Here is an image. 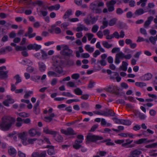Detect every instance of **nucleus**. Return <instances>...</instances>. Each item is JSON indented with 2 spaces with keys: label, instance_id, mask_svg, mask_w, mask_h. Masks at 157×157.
I'll return each instance as SVG.
<instances>
[{
  "label": "nucleus",
  "instance_id": "nucleus-13",
  "mask_svg": "<svg viewBox=\"0 0 157 157\" xmlns=\"http://www.w3.org/2000/svg\"><path fill=\"white\" fill-rule=\"evenodd\" d=\"M8 152L10 155L14 156L17 154L16 150L13 147H8Z\"/></svg>",
  "mask_w": 157,
  "mask_h": 157
},
{
  "label": "nucleus",
  "instance_id": "nucleus-16",
  "mask_svg": "<svg viewBox=\"0 0 157 157\" xmlns=\"http://www.w3.org/2000/svg\"><path fill=\"white\" fill-rule=\"evenodd\" d=\"M147 140V138H141L137 140L134 141V143L137 144H141L143 143L146 144V141Z\"/></svg>",
  "mask_w": 157,
  "mask_h": 157
},
{
  "label": "nucleus",
  "instance_id": "nucleus-6",
  "mask_svg": "<svg viewBox=\"0 0 157 157\" xmlns=\"http://www.w3.org/2000/svg\"><path fill=\"white\" fill-rule=\"evenodd\" d=\"M17 135L18 138L21 140L23 144L24 145H26L27 144V143L26 142L27 139V134L24 132L18 133Z\"/></svg>",
  "mask_w": 157,
  "mask_h": 157
},
{
  "label": "nucleus",
  "instance_id": "nucleus-9",
  "mask_svg": "<svg viewBox=\"0 0 157 157\" xmlns=\"http://www.w3.org/2000/svg\"><path fill=\"white\" fill-rule=\"evenodd\" d=\"M41 48L40 45H38L36 44H29L27 46V48L29 50L32 49L35 50L36 51L39 50Z\"/></svg>",
  "mask_w": 157,
  "mask_h": 157
},
{
  "label": "nucleus",
  "instance_id": "nucleus-52",
  "mask_svg": "<svg viewBox=\"0 0 157 157\" xmlns=\"http://www.w3.org/2000/svg\"><path fill=\"white\" fill-rule=\"evenodd\" d=\"M124 12V11L121 8H118L116 10V13L118 15H121Z\"/></svg>",
  "mask_w": 157,
  "mask_h": 157
},
{
  "label": "nucleus",
  "instance_id": "nucleus-2",
  "mask_svg": "<svg viewBox=\"0 0 157 157\" xmlns=\"http://www.w3.org/2000/svg\"><path fill=\"white\" fill-rule=\"evenodd\" d=\"M104 6V3L98 0H96L91 3L90 6V9L93 12L96 13H100L101 12V10L98 7Z\"/></svg>",
  "mask_w": 157,
  "mask_h": 157
},
{
  "label": "nucleus",
  "instance_id": "nucleus-12",
  "mask_svg": "<svg viewBox=\"0 0 157 157\" xmlns=\"http://www.w3.org/2000/svg\"><path fill=\"white\" fill-rule=\"evenodd\" d=\"M145 13L144 10L142 8L138 9L135 12L133 17H135L136 16H140Z\"/></svg>",
  "mask_w": 157,
  "mask_h": 157
},
{
  "label": "nucleus",
  "instance_id": "nucleus-34",
  "mask_svg": "<svg viewBox=\"0 0 157 157\" xmlns=\"http://www.w3.org/2000/svg\"><path fill=\"white\" fill-rule=\"evenodd\" d=\"M135 85L138 87L142 88L144 86H146V84L144 82H136L135 83Z\"/></svg>",
  "mask_w": 157,
  "mask_h": 157
},
{
  "label": "nucleus",
  "instance_id": "nucleus-40",
  "mask_svg": "<svg viewBox=\"0 0 157 157\" xmlns=\"http://www.w3.org/2000/svg\"><path fill=\"white\" fill-rule=\"evenodd\" d=\"M98 26L97 25H95L93 26L92 31L94 33H96L98 31Z\"/></svg>",
  "mask_w": 157,
  "mask_h": 157
},
{
  "label": "nucleus",
  "instance_id": "nucleus-20",
  "mask_svg": "<svg viewBox=\"0 0 157 157\" xmlns=\"http://www.w3.org/2000/svg\"><path fill=\"white\" fill-rule=\"evenodd\" d=\"M55 135V139L56 141L59 142H62L63 141V138L61 135H57V134Z\"/></svg>",
  "mask_w": 157,
  "mask_h": 157
},
{
  "label": "nucleus",
  "instance_id": "nucleus-51",
  "mask_svg": "<svg viewBox=\"0 0 157 157\" xmlns=\"http://www.w3.org/2000/svg\"><path fill=\"white\" fill-rule=\"evenodd\" d=\"M26 71L29 73H32L34 71V68L31 66L28 67L26 69Z\"/></svg>",
  "mask_w": 157,
  "mask_h": 157
},
{
  "label": "nucleus",
  "instance_id": "nucleus-10",
  "mask_svg": "<svg viewBox=\"0 0 157 157\" xmlns=\"http://www.w3.org/2000/svg\"><path fill=\"white\" fill-rule=\"evenodd\" d=\"M43 132L46 134H51L52 135H56L57 133L56 131L49 129L47 127L44 128Z\"/></svg>",
  "mask_w": 157,
  "mask_h": 157
},
{
  "label": "nucleus",
  "instance_id": "nucleus-21",
  "mask_svg": "<svg viewBox=\"0 0 157 157\" xmlns=\"http://www.w3.org/2000/svg\"><path fill=\"white\" fill-rule=\"evenodd\" d=\"M72 14V10L71 9L67 10L63 17L64 19L68 18Z\"/></svg>",
  "mask_w": 157,
  "mask_h": 157
},
{
  "label": "nucleus",
  "instance_id": "nucleus-38",
  "mask_svg": "<svg viewBox=\"0 0 157 157\" xmlns=\"http://www.w3.org/2000/svg\"><path fill=\"white\" fill-rule=\"evenodd\" d=\"M33 91H29L28 92H26L24 96V98H25L27 99L29 98V97H30L31 95H33Z\"/></svg>",
  "mask_w": 157,
  "mask_h": 157
},
{
  "label": "nucleus",
  "instance_id": "nucleus-42",
  "mask_svg": "<svg viewBox=\"0 0 157 157\" xmlns=\"http://www.w3.org/2000/svg\"><path fill=\"white\" fill-rule=\"evenodd\" d=\"M81 107L85 109H88L89 107V105L88 103L83 102L81 104Z\"/></svg>",
  "mask_w": 157,
  "mask_h": 157
},
{
  "label": "nucleus",
  "instance_id": "nucleus-62",
  "mask_svg": "<svg viewBox=\"0 0 157 157\" xmlns=\"http://www.w3.org/2000/svg\"><path fill=\"white\" fill-rule=\"evenodd\" d=\"M73 147L75 149H78L82 147V146L81 145L79 144H75L73 145Z\"/></svg>",
  "mask_w": 157,
  "mask_h": 157
},
{
  "label": "nucleus",
  "instance_id": "nucleus-11",
  "mask_svg": "<svg viewBox=\"0 0 157 157\" xmlns=\"http://www.w3.org/2000/svg\"><path fill=\"white\" fill-rule=\"evenodd\" d=\"M47 147L49 148L48 150V153L49 155H52L55 154L56 153L54 149V146L48 145L47 146Z\"/></svg>",
  "mask_w": 157,
  "mask_h": 157
},
{
  "label": "nucleus",
  "instance_id": "nucleus-24",
  "mask_svg": "<svg viewBox=\"0 0 157 157\" xmlns=\"http://www.w3.org/2000/svg\"><path fill=\"white\" fill-rule=\"evenodd\" d=\"M40 79V77L39 75L32 76L31 77V79L36 82H38L39 81Z\"/></svg>",
  "mask_w": 157,
  "mask_h": 157
},
{
  "label": "nucleus",
  "instance_id": "nucleus-15",
  "mask_svg": "<svg viewBox=\"0 0 157 157\" xmlns=\"http://www.w3.org/2000/svg\"><path fill=\"white\" fill-rule=\"evenodd\" d=\"M153 17L152 16H150L148 17L147 20L145 22L144 26L145 28L148 27V26L150 24L151 22L153 20Z\"/></svg>",
  "mask_w": 157,
  "mask_h": 157
},
{
  "label": "nucleus",
  "instance_id": "nucleus-49",
  "mask_svg": "<svg viewBox=\"0 0 157 157\" xmlns=\"http://www.w3.org/2000/svg\"><path fill=\"white\" fill-rule=\"evenodd\" d=\"M98 124H95L92 127L90 130V131L91 132H94L95 130L98 128Z\"/></svg>",
  "mask_w": 157,
  "mask_h": 157
},
{
  "label": "nucleus",
  "instance_id": "nucleus-59",
  "mask_svg": "<svg viewBox=\"0 0 157 157\" xmlns=\"http://www.w3.org/2000/svg\"><path fill=\"white\" fill-rule=\"evenodd\" d=\"M113 37H115V38L118 39L120 38L118 32L117 31L114 32L113 34H112Z\"/></svg>",
  "mask_w": 157,
  "mask_h": 157
},
{
  "label": "nucleus",
  "instance_id": "nucleus-30",
  "mask_svg": "<svg viewBox=\"0 0 157 157\" xmlns=\"http://www.w3.org/2000/svg\"><path fill=\"white\" fill-rule=\"evenodd\" d=\"M152 77V75L150 73H147L144 76V79L145 80H149Z\"/></svg>",
  "mask_w": 157,
  "mask_h": 157
},
{
  "label": "nucleus",
  "instance_id": "nucleus-47",
  "mask_svg": "<svg viewBox=\"0 0 157 157\" xmlns=\"http://www.w3.org/2000/svg\"><path fill=\"white\" fill-rule=\"evenodd\" d=\"M41 53L42 54V57L43 59H45L47 58V53L43 50H41Z\"/></svg>",
  "mask_w": 157,
  "mask_h": 157
},
{
  "label": "nucleus",
  "instance_id": "nucleus-48",
  "mask_svg": "<svg viewBox=\"0 0 157 157\" xmlns=\"http://www.w3.org/2000/svg\"><path fill=\"white\" fill-rule=\"evenodd\" d=\"M39 12H40L42 15L44 17L46 16L48 14V12L47 11H43L42 9H41Z\"/></svg>",
  "mask_w": 157,
  "mask_h": 157
},
{
  "label": "nucleus",
  "instance_id": "nucleus-53",
  "mask_svg": "<svg viewBox=\"0 0 157 157\" xmlns=\"http://www.w3.org/2000/svg\"><path fill=\"white\" fill-rule=\"evenodd\" d=\"M106 19V18H103V20L102 21V23L103 25L107 27L108 26L109 23L107 21L105 20Z\"/></svg>",
  "mask_w": 157,
  "mask_h": 157
},
{
  "label": "nucleus",
  "instance_id": "nucleus-14",
  "mask_svg": "<svg viewBox=\"0 0 157 157\" xmlns=\"http://www.w3.org/2000/svg\"><path fill=\"white\" fill-rule=\"evenodd\" d=\"M38 65L39 70L41 72H43L45 71L46 66L44 63L41 62H39L38 63Z\"/></svg>",
  "mask_w": 157,
  "mask_h": 157
},
{
  "label": "nucleus",
  "instance_id": "nucleus-33",
  "mask_svg": "<svg viewBox=\"0 0 157 157\" xmlns=\"http://www.w3.org/2000/svg\"><path fill=\"white\" fill-rule=\"evenodd\" d=\"M74 92L77 95H80L82 94V92L79 88L75 89Z\"/></svg>",
  "mask_w": 157,
  "mask_h": 157
},
{
  "label": "nucleus",
  "instance_id": "nucleus-50",
  "mask_svg": "<svg viewBox=\"0 0 157 157\" xmlns=\"http://www.w3.org/2000/svg\"><path fill=\"white\" fill-rule=\"evenodd\" d=\"M116 3V1L114 0H111L109 1L107 3V5H108L111 6H113V5L115 4Z\"/></svg>",
  "mask_w": 157,
  "mask_h": 157
},
{
  "label": "nucleus",
  "instance_id": "nucleus-61",
  "mask_svg": "<svg viewBox=\"0 0 157 157\" xmlns=\"http://www.w3.org/2000/svg\"><path fill=\"white\" fill-rule=\"evenodd\" d=\"M89 96V95L87 94H83L81 97V98L83 100H86L88 99Z\"/></svg>",
  "mask_w": 157,
  "mask_h": 157
},
{
  "label": "nucleus",
  "instance_id": "nucleus-18",
  "mask_svg": "<svg viewBox=\"0 0 157 157\" xmlns=\"http://www.w3.org/2000/svg\"><path fill=\"white\" fill-rule=\"evenodd\" d=\"M60 7V5L59 4H56L54 6H52L49 7L48 9L50 11H52L53 10H58Z\"/></svg>",
  "mask_w": 157,
  "mask_h": 157
},
{
  "label": "nucleus",
  "instance_id": "nucleus-22",
  "mask_svg": "<svg viewBox=\"0 0 157 157\" xmlns=\"http://www.w3.org/2000/svg\"><path fill=\"white\" fill-rule=\"evenodd\" d=\"M128 65V64L127 63L123 61L122 62V65L120 66V68L122 70L126 71L127 69V66Z\"/></svg>",
  "mask_w": 157,
  "mask_h": 157
},
{
  "label": "nucleus",
  "instance_id": "nucleus-63",
  "mask_svg": "<svg viewBox=\"0 0 157 157\" xmlns=\"http://www.w3.org/2000/svg\"><path fill=\"white\" fill-rule=\"evenodd\" d=\"M90 55L88 53H82L81 54V57L82 58H87L90 57Z\"/></svg>",
  "mask_w": 157,
  "mask_h": 157
},
{
  "label": "nucleus",
  "instance_id": "nucleus-29",
  "mask_svg": "<svg viewBox=\"0 0 157 157\" xmlns=\"http://www.w3.org/2000/svg\"><path fill=\"white\" fill-rule=\"evenodd\" d=\"M89 16L90 17V18L91 19V23L92 24H94L98 20V16H97L96 17H93V18H92V16L91 14H90L89 15Z\"/></svg>",
  "mask_w": 157,
  "mask_h": 157
},
{
  "label": "nucleus",
  "instance_id": "nucleus-32",
  "mask_svg": "<svg viewBox=\"0 0 157 157\" xmlns=\"http://www.w3.org/2000/svg\"><path fill=\"white\" fill-rule=\"evenodd\" d=\"M85 49L90 53H92L94 51V48L93 47H90L89 45L87 44L85 46Z\"/></svg>",
  "mask_w": 157,
  "mask_h": 157
},
{
  "label": "nucleus",
  "instance_id": "nucleus-23",
  "mask_svg": "<svg viewBox=\"0 0 157 157\" xmlns=\"http://www.w3.org/2000/svg\"><path fill=\"white\" fill-rule=\"evenodd\" d=\"M55 71L59 74H62L63 72V68L60 66H56L55 68Z\"/></svg>",
  "mask_w": 157,
  "mask_h": 157
},
{
  "label": "nucleus",
  "instance_id": "nucleus-19",
  "mask_svg": "<svg viewBox=\"0 0 157 157\" xmlns=\"http://www.w3.org/2000/svg\"><path fill=\"white\" fill-rule=\"evenodd\" d=\"M66 65L68 66L71 67L73 66L75 64V63L74 61L71 59H68L65 62Z\"/></svg>",
  "mask_w": 157,
  "mask_h": 157
},
{
  "label": "nucleus",
  "instance_id": "nucleus-31",
  "mask_svg": "<svg viewBox=\"0 0 157 157\" xmlns=\"http://www.w3.org/2000/svg\"><path fill=\"white\" fill-rule=\"evenodd\" d=\"M36 129L32 128L30 129L29 131V134L30 135L33 137L36 135Z\"/></svg>",
  "mask_w": 157,
  "mask_h": 157
},
{
  "label": "nucleus",
  "instance_id": "nucleus-8",
  "mask_svg": "<svg viewBox=\"0 0 157 157\" xmlns=\"http://www.w3.org/2000/svg\"><path fill=\"white\" fill-rule=\"evenodd\" d=\"M61 132L62 133L66 135H74L76 134V133L75 132L74 130L71 128H68L66 130L61 129Z\"/></svg>",
  "mask_w": 157,
  "mask_h": 157
},
{
  "label": "nucleus",
  "instance_id": "nucleus-45",
  "mask_svg": "<svg viewBox=\"0 0 157 157\" xmlns=\"http://www.w3.org/2000/svg\"><path fill=\"white\" fill-rule=\"evenodd\" d=\"M80 77V75L79 74L75 73L73 74L71 76V78L73 79H77Z\"/></svg>",
  "mask_w": 157,
  "mask_h": 157
},
{
  "label": "nucleus",
  "instance_id": "nucleus-44",
  "mask_svg": "<svg viewBox=\"0 0 157 157\" xmlns=\"http://www.w3.org/2000/svg\"><path fill=\"white\" fill-rule=\"evenodd\" d=\"M19 115L23 117H27L29 116V114L25 112H21L18 113Z\"/></svg>",
  "mask_w": 157,
  "mask_h": 157
},
{
  "label": "nucleus",
  "instance_id": "nucleus-43",
  "mask_svg": "<svg viewBox=\"0 0 157 157\" xmlns=\"http://www.w3.org/2000/svg\"><path fill=\"white\" fill-rule=\"evenodd\" d=\"M149 40L153 44H155V41L157 40H156L154 36H151L149 38Z\"/></svg>",
  "mask_w": 157,
  "mask_h": 157
},
{
  "label": "nucleus",
  "instance_id": "nucleus-46",
  "mask_svg": "<svg viewBox=\"0 0 157 157\" xmlns=\"http://www.w3.org/2000/svg\"><path fill=\"white\" fill-rule=\"evenodd\" d=\"M53 119L49 116L45 117L44 118V120L46 122H50Z\"/></svg>",
  "mask_w": 157,
  "mask_h": 157
},
{
  "label": "nucleus",
  "instance_id": "nucleus-4",
  "mask_svg": "<svg viewBox=\"0 0 157 157\" xmlns=\"http://www.w3.org/2000/svg\"><path fill=\"white\" fill-rule=\"evenodd\" d=\"M60 53L61 55L68 56L69 57H73V51L70 49L68 46L67 45H65L63 49L60 52Z\"/></svg>",
  "mask_w": 157,
  "mask_h": 157
},
{
  "label": "nucleus",
  "instance_id": "nucleus-54",
  "mask_svg": "<svg viewBox=\"0 0 157 157\" xmlns=\"http://www.w3.org/2000/svg\"><path fill=\"white\" fill-rule=\"evenodd\" d=\"M107 112L109 116H111L113 117L115 116V113L111 109L109 110Z\"/></svg>",
  "mask_w": 157,
  "mask_h": 157
},
{
  "label": "nucleus",
  "instance_id": "nucleus-7",
  "mask_svg": "<svg viewBox=\"0 0 157 157\" xmlns=\"http://www.w3.org/2000/svg\"><path fill=\"white\" fill-rule=\"evenodd\" d=\"M142 153V152L140 149H134L130 151L128 157H140V155Z\"/></svg>",
  "mask_w": 157,
  "mask_h": 157
},
{
  "label": "nucleus",
  "instance_id": "nucleus-55",
  "mask_svg": "<svg viewBox=\"0 0 157 157\" xmlns=\"http://www.w3.org/2000/svg\"><path fill=\"white\" fill-rule=\"evenodd\" d=\"M139 117L141 120H144L146 116L145 115L140 112L138 113Z\"/></svg>",
  "mask_w": 157,
  "mask_h": 157
},
{
  "label": "nucleus",
  "instance_id": "nucleus-26",
  "mask_svg": "<svg viewBox=\"0 0 157 157\" xmlns=\"http://www.w3.org/2000/svg\"><path fill=\"white\" fill-rule=\"evenodd\" d=\"M102 44L104 47L107 49L113 46V44H109L106 41H103Z\"/></svg>",
  "mask_w": 157,
  "mask_h": 157
},
{
  "label": "nucleus",
  "instance_id": "nucleus-17",
  "mask_svg": "<svg viewBox=\"0 0 157 157\" xmlns=\"http://www.w3.org/2000/svg\"><path fill=\"white\" fill-rule=\"evenodd\" d=\"M117 89V87L113 86H109L104 89V90L107 92L112 93L113 90Z\"/></svg>",
  "mask_w": 157,
  "mask_h": 157
},
{
  "label": "nucleus",
  "instance_id": "nucleus-36",
  "mask_svg": "<svg viewBox=\"0 0 157 157\" xmlns=\"http://www.w3.org/2000/svg\"><path fill=\"white\" fill-rule=\"evenodd\" d=\"M27 48L25 46H17L15 47V49L17 51L25 50Z\"/></svg>",
  "mask_w": 157,
  "mask_h": 157
},
{
  "label": "nucleus",
  "instance_id": "nucleus-37",
  "mask_svg": "<svg viewBox=\"0 0 157 157\" xmlns=\"http://www.w3.org/2000/svg\"><path fill=\"white\" fill-rule=\"evenodd\" d=\"M99 63H100L102 66H105L106 64L105 61L104 59L100 60H98L97 61V64L98 65Z\"/></svg>",
  "mask_w": 157,
  "mask_h": 157
},
{
  "label": "nucleus",
  "instance_id": "nucleus-3",
  "mask_svg": "<svg viewBox=\"0 0 157 157\" xmlns=\"http://www.w3.org/2000/svg\"><path fill=\"white\" fill-rule=\"evenodd\" d=\"M132 57V55L130 54L125 55L122 52H120L116 55L114 61L115 63L116 64H118L121 62L120 60V59H123L124 58L126 59H129Z\"/></svg>",
  "mask_w": 157,
  "mask_h": 157
},
{
  "label": "nucleus",
  "instance_id": "nucleus-5",
  "mask_svg": "<svg viewBox=\"0 0 157 157\" xmlns=\"http://www.w3.org/2000/svg\"><path fill=\"white\" fill-rule=\"evenodd\" d=\"M103 139L102 136L98 135L89 134L86 136L88 141L92 142H95L98 140H101Z\"/></svg>",
  "mask_w": 157,
  "mask_h": 157
},
{
  "label": "nucleus",
  "instance_id": "nucleus-64",
  "mask_svg": "<svg viewBox=\"0 0 157 157\" xmlns=\"http://www.w3.org/2000/svg\"><path fill=\"white\" fill-rule=\"evenodd\" d=\"M100 54V51L97 50H96L93 54V56L94 57H96L97 56Z\"/></svg>",
  "mask_w": 157,
  "mask_h": 157
},
{
  "label": "nucleus",
  "instance_id": "nucleus-1",
  "mask_svg": "<svg viewBox=\"0 0 157 157\" xmlns=\"http://www.w3.org/2000/svg\"><path fill=\"white\" fill-rule=\"evenodd\" d=\"M15 121L14 118L10 116L2 117L0 121V129L3 131H9L12 128Z\"/></svg>",
  "mask_w": 157,
  "mask_h": 157
},
{
  "label": "nucleus",
  "instance_id": "nucleus-58",
  "mask_svg": "<svg viewBox=\"0 0 157 157\" xmlns=\"http://www.w3.org/2000/svg\"><path fill=\"white\" fill-rule=\"evenodd\" d=\"M55 32L56 34H59L61 33V30L59 27H56L55 28Z\"/></svg>",
  "mask_w": 157,
  "mask_h": 157
},
{
  "label": "nucleus",
  "instance_id": "nucleus-35",
  "mask_svg": "<svg viewBox=\"0 0 157 157\" xmlns=\"http://www.w3.org/2000/svg\"><path fill=\"white\" fill-rule=\"evenodd\" d=\"M117 21V19L116 18H113L111 19L109 21V25L110 26L114 25L116 23Z\"/></svg>",
  "mask_w": 157,
  "mask_h": 157
},
{
  "label": "nucleus",
  "instance_id": "nucleus-60",
  "mask_svg": "<svg viewBox=\"0 0 157 157\" xmlns=\"http://www.w3.org/2000/svg\"><path fill=\"white\" fill-rule=\"evenodd\" d=\"M108 7V10L109 12H112L114 10V6H111L108 5H107Z\"/></svg>",
  "mask_w": 157,
  "mask_h": 157
},
{
  "label": "nucleus",
  "instance_id": "nucleus-25",
  "mask_svg": "<svg viewBox=\"0 0 157 157\" xmlns=\"http://www.w3.org/2000/svg\"><path fill=\"white\" fill-rule=\"evenodd\" d=\"M8 71H6L1 73H0V78L2 79H4L7 78L8 77L7 75Z\"/></svg>",
  "mask_w": 157,
  "mask_h": 157
},
{
  "label": "nucleus",
  "instance_id": "nucleus-28",
  "mask_svg": "<svg viewBox=\"0 0 157 157\" xmlns=\"http://www.w3.org/2000/svg\"><path fill=\"white\" fill-rule=\"evenodd\" d=\"M48 75L49 77L53 76L56 77H59V76L55 72L52 71H49L48 72Z\"/></svg>",
  "mask_w": 157,
  "mask_h": 157
},
{
  "label": "nucleus",
  "instance_id": "nucleus-41",
  "mask_svg": "<svg viewBox=\"0 0 157 157\" xmlns=\"http://www.w3.org/2000/svg\"><path fill=\"white\" fill-rule=\"evenodd\" d=\"M62 95L63 96L68 97H73L74 95L71 94L70 92H63L62 93Z\"/></svg>",
  "mask_w": 157,
  "mask_h": 157
},
{
  "label": "nucleus",
  "instance_id": "nucleus-56",
  "mask_svg": "<svg viewBox=\"0 0 157 157\" xmlns=\"http://www.w3.org/2000/svg\"><path fill=\"white\" fill-rule=\"evenodd\" d=\"M126 17L128 18H131L133 17V14L131 11H129L126 13Z\"/></svg>",
  "mask_w": 157,
  "mask_h": 157
},
{
  "label": "nucleus",
  "instance_id": "nucleus-39",
  "mask_svg": "<svg viewBox=\"0 0 157 157\" xmlns=\"http://www.w3.org/2000/svg\"><path fill=\"white\" fill-rule=\"evenodd\" d=\"M132 122L128 120H123V124L126 125H130L131 124Z\"/></svg>",
  "mask_w": 157,
  "mask_h": 157
},
{
  "label": "nucleus",
  "instance_id": "nucleus-27",
  "mask_svg": "<svg viewBox=\"0 0 157 157\" xmlns=\"http://www.w3.org/2000/svg\"><path fill=\"white\" fill-rule=\"evenodd\" d=\"M13 78H15L16 80L15 83V85H17L18 83L21 82L22 81L21 77L18 74L16 75Z\"/></svg>",
  "mask_w": 157,
  "mask_h": 157
},
{
  "label": "nucleus",
  "instance_id": "nucleus-57",
  "mask_svg": "<svg viewBox=\"0 0 157 157\" xmlns=\"http://www.w3.org/2000/svg\"><path fill=\"white\" fill-rule=\"evenodd\" d=\"M36 140L37 139L36 138L28 139V142L29 144H33L34 143V142L36 141Z\"/></svg>",
  "mask_w": 157,
  "mask_h": 157
}]
</instances>
